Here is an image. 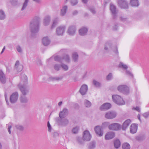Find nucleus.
Returning a JSON list of instances; mask_svg holds the SVG:
<instances>
[{"mask_svg": "<svg viewBox=\"0 0 149 149\" xmlns=\"http://www.w3.org/2000/svg\"><path fill=\"white\" fill-rule=\"evenodd\" d=\"M40 19V17H35L30 22L29 29L32 37L35 38L37 33L39 31Z\"/></svg>", "mask_w": 149, "mask_h": 149, "instance_id": "obj_1", "label": "nucleus"}, {"mask_svg": "<svg viewBox=\"0 0 149 149\" xmlns=\"http://www.w3.org/2000/svg\"><path fill=\"white\" fill-rule=\"evenodd\" d=\"M21 78L23 82V84H19L18 86L22 95H25L29 92V90L27 86L26 85L28 84L27 77L25 74H23Z\"/></svg>", "mask_w": 149, "mask_h": 149, "instance_id": "obj_2", "label": "nucleus"}, {"mask_svg": "<svg viewBox=\"0 0 149 149\" xmlns=\"http://www.w3.org/2000/svg\"><path fill=\"white\" fill-rule=\"evenodd\" d=\"M57 125L62 127H65L69 124V120L65 118L56 117L55 119Z\"/></svg>", "mask_w": 149, "mask_h": 149, "instance_id": "obj_3", "label": "nucleus"}, {"mask_svg": "<svg viewBox=\"0 0 149 149\" xmlns=\"http://www.w3.org/2000/svg\"><path fill=\"white\" fill-rule=\"evenodd\" d=\"M112 98L113 102L116 104L119 105L124 104L125 102L121 97L118 95H112Z\"/></svg>", "mask_w": 149, "mask_h": 149, "instance_id": "obj_4", "label": "nucleus"}, {"mask_svg": "<svg viewBox=\"0 0 149 149\" xmlns=\"http://www.w3.org/2000/svg\"><path fill=\"white\" fill-rule=\"evenodd\" d=\"M118 91L120 93L127 95L129 94L130 90L129 87L126 85H120L117 88Z\"/></svg>", "mask_w": 149, "mask_h": 149, "instance_id": "obj_5", "label": "nucleus"}, {"mask_svg": "<svg viewBox=\"0 0 149 149\" xmlns=\"http://www.w3.org/2000/svg\"><path fill=\"white\" fill-rule=\"evenodd\" d=\"M108 127L111 130L118 131L122 129V125L119 123H114L109 125Z\"/></svg>", "mask_w": 149, "mask_h": 149, "instance_id": "obj_6", "label": "nucleus"}, {"mask_svg": "<svg viewBox=\"0 0 149 149\" xmlns=\"http://www.w3.org/2000/svg\"><path fill=\"white\" fill-rule=\"evenodd\" d=\"M118 4L121 8L127 9L128 8V4L126 0H118Z\"/></svg>", "mask_w": 149, "mask_h": 149, "instance_id": "obj_7", "label": "nucleus"}, {"mask_svg": "<svg viewBox=\"0 0 149 149\" xmlns=\"http://www.w3.org/2000/svg\"><path fill=\"white\" fill-rule=\"evenodd\" d=\"M110 7V10L112 15V18L113 19H115L117 17V10L116 7L114 5L111 4Z\"/></svg>", "mask_w": 149, "mask_h": 149, "instance_id": "obj_8", "label": "nucleus"}, {"mask_svg": "<svg viewBox=\"0 0 149 149\" xmlns=\"http://www.w3.org/2000/svg\"><path fill=\"white\" fill-rule=\"evenodd\" d=\"M18 94L17 92L13 93L10 96V102L12 104L16 103L18 99Z\"/></svg>", "mask_w": 149, "mask_h": 149, "instance_id": "obj_9", "label": "nucleus"}, {"mask_svg": "<svg viewBox=\"0 0 149 149\" xmlns=\"http://www.w3.org/2000/svg\"><path fill=\"white\" fill-rule=\"evenodd\" d=\"M85 141H90L91 138V136L89 131L87 130H85L83 132V136L82 137Z\"/></svg>", "mask_w": 149, "mask_h": 149, "instance_id": "obj_10", "label": "nucleus"}, {"mask_svg": "<svg viewBox=\"0 0 149 149\" xmlns=\"http://www.w3.org/2000/svg\"><path fill=\"white\" fill-rule=\"evenodd\" d=\"M112 107L111 104L109 103H105L101 105L99 108V109L101 111L108 110Z\"/></svg>", "mask_w": 149, "mask_h": 149, "instance_id": "obj_11", "label": "nucleus"}, {"mask_svg": "<svg viewBox=\"0 0 149 149\" xmlns=\"http://www.w3.org/2000/svg\"><path fill=\"white\" fill-rule=\"evenodd\" d=\"M95 131L96 134L100 137L102 136L104 134L103 131L102 130V127L98 125L95 127Z\"/></svg>", "mask_w": 149, "mask_h": 149, "instance_id": "obj_12", "label": "nucleus"}, {"mask_svg": "<svg viewBox=\"0 0 149 149\" xmlns=\"http://www.w3.org/2000/svg\"><path fill=\"white\" fill-rule=\"evenodd\" d=\"M116 115L117 113L115 111H109L106 113L105 115V117L107 119H113L116 117Z\"/></svg>", "mask_w": 149, "mask_h": 149, "instance_id": "obj_13", "label": "nucleus"}, {"mask_svg": "<svg viewBox=\"0 0 149 149\" xmlns=\"http://www.w3.org/2000/svg\"><path fill=\"white\" fill-rule=\"evenodd\" d=\"M76 30V27L74 25H71L68 28L67 33L69 35L73 36L75 34Z\"/></svg>", "mask_w": 149, "mask_h": 149, "instance_id": "obj_14", "label": "nucleus"}, {"mask_svg": "<svg viewBox=\"0 0 149 149\" xmlns=\"http://www.w3.org/2000/svg\"><path fill=\"white\" fill-rule=\"evenodd\" d=\"M65 27L64 26H59L58 27L56 30V32L58 35H62L65 31Z\"/></svg>", "mask_w": 149, "mask_h": 149, "instance_id": "obj_15", "label": "nucleus"}, {"mask_svg": "<svg viewBox=\"0 0 149 149\" xmlns=\"http://www.w3.org/2000/svg\"><path fill=\"white\" fill-rule=\"evenodd\" d=\"M68 114V110L66 108H64L62 111H61L59 114V117L61 118H65Z\"/></svg>", "mask_w": 149, "mask_h": 149, "instance_id": "obj_16", "label": "nucleus"}, {"mask_svg": "<svg viewBox=\"0 0 149 149\" xmlns=\"http://www.w3.org/2000/svg\"><path fill=\"white\" fill-rule=\"evenodd\" d=\"M88 90V86L87 85L84 84L81 87L79 92L82 95H85Z\"/></svg>", "mask_w": 149, "mask_h": 149, "instance_id": "obj_17", "label": "nucleus"}, {"mask_svg": "<svg viewBox=\"0 0 149 149\" xmlns=\"http://www.w3.org/2000/svg\"><path fill=\"white\" fill-rule=\"evenodd\" d=\"M138 124H132L130 127V132L132 134H134L136 132L138 128Z\"/></svg>", "mask_w": 149, "mask_h": 149, "instance_id": "obj_18", "label": "nucleus"}, {"mask_svg": "<svg viewBox=\"0 0 149 149\" xmlns=\"http://www.w3.org/2000/svg\"><path fill=\"white\" fill-rule=\"evenodd\" d=\"M115 136L114 132H109L107 133L105 136L106 140H109L113 138Z\"/></svg>", "mask_w": 149, "mask_h": 149, "instance_id": "obj_19", "label": "nucleus"}, {"mask_svg": "<svg viewBox=\"0 0 149 149\" xmlns=\"http://www.w3.org/2000/svg\"><path fill=\"white\" fill-rule=\"evenodd\" d=\"M131 120L130 119H128L125 121L122 126V129L123 130L125 131L130 123Z\"/></svg>", "mask_w": 149, "mask_h": 149, "instance_id": "obj_20", "label": "nucleus"}, {"mask_svg": "<svg viewBox=\"0 0 149 149\" xmlns=\"http://www.w3.org/2000/svg\"><path fill=\"white\" fill-rule=\"evenodd\" d=\"M88 31V29L87 28L83 27L79 30V33L81 36H84L87 34Z\"/></svg>", "mask_w": 149, "mask_h": 149, "instance_id": "obj_21", "label": "nucleus"}, {"mask_svg": "<svg viewBox=\"0 0 149 149\" xmlns=\"http://www.w3.org/2000/svg\"><path fill=\"white\" fill-rule=\"evenodd\" d=\"M50 40L49 39L47 36L44 37L42 38V43L45 46L48 45L50 44Z\"/></svg>", "mask_w": 149, "mask_h": 149, "instance_id": "obj_22", "label": "nucleus"}, {"mask_svg": "<svg viewBox=\"0 0 149 149\" xmlns=\"http://www.w3.org/2000/svg\"><path fill=\"white\" fill-rule=\"evenodd\" d=\"M0 80L3 84L6 82V78L4 74L1 70H0Z\"/></svg>", "mask_w": 149, "mask_h": 149, "instance_id": "obj_23", "label": "nucleus"}, {"mask_svg": "<svg viewBox=\"0 0 149 149\" xmlns=\"http://www.w3.org/2000/svg\"><path fill=\"white\" fill-rule=\"evenodd\" d=\"M63 77H52L50 76L48 79V80L49 81H59L62 79Z\"/></svg>", "mask_w": 149, "mask_h": 149, "instance_id": "obj_24", "label": "nucleus"}, {"mask_svg": "<svg viewBox=\"0 0 149 149\" xmlns=\"http://www.w3.org/2000/svg\"><path fill=\"white\" fill-rule=\"evenodd\" d=\"M51 20L50 16L49 15H47L45 16L43 21L44 25L45 26H47L49 24Z\"/></svg>", "mask_w": 149, "mask_h": 149, "instance_id": "obj_25", "label": "nucleus"}, {"mask_svg": "<svg viewBox=\"0 0 149 149\" xmlns=\"http://www.w3.org/2000/svg\"><path fill=\"white\" fill-rule=\"evenodd\" d=\"M72 58L73 61L75 62L78 61L79 55L78 53L76 52H73L72 54Z\"/></svg>", "mask_w": 149, "mask_h": 149, "instance_id": "obj_26", "label": "nucleus"}, {"mask_svg": "<svg viewBox=\"0 0 149 149\" xmlns=\"http://www.w3.org/2000/svg\"><path fill=\"white\" fill-rule=\"evenodd\" d=\"M96 147V142L95 141L90 142L88 146V149H94Z\"/></svg>", "mask_w": 149, "mask_h": 149, "instance_id": "obj_27", "label": "nucleus"}, {"mask_svg": "<svg viewBox=\"0 0 149 149\" xmlns=\"http://www.w3.org/2000/svg\"><path fill=\"white\" fill-rule=\"evenodd\" d=\"M67 6H63L61 10L60 15L61 16H64L67 10Z\"/></svg>", "mask_w": 149, "mask_h": 149, "instance_id": "obj_28", "label": "nucleus"}, {"mask_svg": "<svg viewBox=\"0 0 149 149\" xmlns=\"http://www.w3.org/2000/svg\"><path fill=\"white\" fill-rule=\"evenodd\" d=\"M120 142L118 139H116L114 141V146L116 149H118L120 147Z\"/></svg>", "mask_w": 149, "mask_h": 149, "instance_id": "obj_29", "label": "nucleus"}, {"mask_svg": "<svg viewBox=\"0 0 149 149\" xmlns=\"http://www.w3.org/2000/svg\"><path fill=\"white\" fill-rule=\"evenodd\" d=\"M20 101L22 103H26L28 102V99L25 95L21 96L20 98Z\"/></svg>", "mask_w": 149, "mask_h": 149, "instance_id": "obj_30", "label": "nucleus"}, {"mask_svg": "<svg viewBox=\"0 0 149 149\" xmlns=\"http://www.w3.org/2000/svg\"><path fill=\"white\" fill-rule=\"evenodd\" d=\"M130 3L132 6H138L139 5L138 0H131Z\"/></svg>", "mask_w": 149, "mask_h": 149, "instance_id": "obj_31", "label": "nucleus"}, {"mask_svg": "<svg viewBox=\"0 0 149 149\" xmlns=\"http://www.w3.org/2000/svg\"><path fill=\"white\" fill-rule=\"evenodd\" d=\"M58 17L55 18L53 20V24L51 26V29H52L54 28L58 24Z\"/></svg>", "mask_w": 149, "mask_h": 149, "instance_id": "obj_32", "label": "nucleus"}, {"mask_svg": "<svg viewBox=\"0 0 149 149\" xmlns=\"http://www.w3.org/2000/svg\"><path fill=\"white\" fill-rule=\"evenodd\" d=\"M63 61L64 60L66 62L69 63L70 61V59L69 56L66 54L62 57Z\"/></svg>", "mask_w": 149, "mask_h": 149, "instance_id": "obj_33", "label": "nucleus"}, {"mask_svg": "<svg viewBox=\"0 0 149 149\" xmlns=\"http://www.w3.org/2000/svg\"><path fill=\"white\" fill-rule=\"evenodd\" d=\"M93 84L97 87L100 88L101 86V84L95 79L93 80Z\"/></svg>", "mask_w": 149, "mask_h": 149, "instance_id": "obj_34", "label": "nucleus"}, {"mask_svg": "<svg viewBox=\"0 0 149 149\" xmlns=\"http://www.w3.org/2000/svg\"><path fill=\"white\" fill-rule=\"evenodd\" d=\"M54 60L55 61L60 62L61 63H62L63 62L62 57H61L58 55L54 57Z\"/></svg>", "mask_w": 149, "mask_h": 149, "instance_id": "obj_35", "label": "nucleus"}, {"mask_svg": "<svg viewBox=\"0 0 149 149\" xmlns=\"http://www.w3.org/2000/svg\"><path fill=\"white\" fill-rule=\"evenodd\" d=\"M6 18V15L4 11L2 10H0V19L3 20Z\"/></svg>", "mask_w": 149, "mask_h": 149, "instance_id": "obj_36", "label": "nucleus"}, {"mask_svg": "<svg viewBox=\"0 0 149 149\" xmlns=\"http://www.w3.org/2000/svg\"><path fill=\"white\" fill-rule=\"evenodd\" d=\"M123 149H130V146L128 143H125L122 145Z\"/></svg>", "mask_w": 149, "mask_h": 149, "instance_id": "obj_37", "label": "nucleus"}, {"mask_svg": "<svg viewBox=\"0 0 149 149\" xmlns=\"http://www.w3.org/2000/svg\"><path fill=\"white\" fill-rule=\"evenodd\" d=\"M77 140L78 143L80 145H84V141H85L82 138L80 137H77Z\"/></svg>", "mask_w": 149, "mask_h": 149, "instance_id": "obj_38", "label": "nucleus"}, {"mask_svg": "<svg viewBox=\"0 0 149 149\" xmlns=\"http://www.w3.org/2000/svg\"><path fill=\"white\" fill-rule=\"evenodd\" d=\"M10 2L14 6H17L19 4L18 0H10Z\"/></svg>", "mask_w": 149, "mask_h": 149, "instance_id": "obj_39", "label": "nucleus"}, {"mask_svg": "<svg viewBox=\"0 0 149 149\" xmlns=\"http://www.w3.org/2000/svg\"><path fill=\"white\" fill-rule=\"evenodd\" d=\"M118 67L125 69H126L128 68V66L127 65L124 64L123 63L121 62H120L118 65Z\"/></svg>", "mask_w": 149, "mask_h": 149, "instance_id": "obj_40", "label": "nucleus"}, {"mask_svg": "<svg viewBox=\"0 0 149 149\" xmlns=\"http://www.w3.org/2000/svg\"><path fill=\"white\" fill-rule=\"evenodd\" d=\"M84 105L86 107H90L91 105V103L89 101L85 100L84 101Z\"/></svg>", "mask_w": 149, "mask_h": 149, "instance_id": "obj_41", "label": "nucleus"}, {"mask_svg": "<svg viewBox=\"0 0 149 149\" xmlns=\"http://www.w3.org/2000/svg\"><path fill=\"white\" fill-rule=\"evenodd\" d=\"M145 139V137L144 135L138 136L136 138V140L139 141H143Z\"/></svg>", "mask_w": 149, "mask_h": 149, "instance_id": "obj_42", "label": "nucleus"}, {"mask_svg": "<svg viewBox=\"0 0 149 149\" xmlns=\"http://www.w3.org/2000/svg\"><path fill=\"white\" fill-rule=\"evenodd\" d=\"M79 127L78 126H77L73 127L72 129V132L73 134H77L79 132Z\"/></svg>", "mask_w": 149, "mask_h": 149, "instance_id": "obj_43", "label": "nucleus"}, {"mask_svg": "<svg viewBox=\"0 0 149 149\" xmlns=\"http://www.w3.org/2000/svg\"><path fill=\"white\" fill-rule=\"evenodd\" d=\"M29 0H25L24 2L22 7L21 9L22 11L24 10L26 7L28 5V3L29 2Z\"/></svg>", "mask_w": 149, "mask_h": 149, "instance_id": "obj_44", "label": "nucleus"}, {"mask_svg": "<svg viewBox=\"0 0 149 149\" xmlns=\"http://www.w3.org/2000/svg\"><path fill=\"white\" fill-rule=\"evenodd\" d=\"M54 69L57 71H58L60 70V68H61V65L59 64H56L54 65Z\"/></svg>", "mask_w": 149, "mask_h": 149, "instance_id": "obj_45", "label": "nucleus"}, {"mask_svg": "<svg viewBox=\"0 0 149 149\" xmlns=\"http://www.w3.org/2000/svg\"><path fill=\"white\" fill-rule=\"evenodd\" d=\"M113 52L117 55H118V47L117 46H114L113 48H112V49Z\"/></svg>", "mask_w": 149, "mask_h": 149, "instance_id": "obj_46", "label": "nucleus"}, {"mask_svg": "<svg viewBox=\"0 0 149 149\" xmlns=\"http://www.w3.org/2000/svg\"><path fill=\"white\" fill-rule=\"evenodd\" d=\"M61 67H62L63 69L65 71H67L68 69V67L67 65H65L64 63H61Z\"/></svg>", "mask_w": 149, "mask_h": 149, "instance_id": "obj_47", "label": "nucleus"}, {"mask_svg": "<svg viewBox=\"0 0 149 149\" xmlns=\"http://www.w3.org/2000/svg\"><path fill=\"white\" fill-rule=\"evenodd\" d=\"M89 10L93 14H95L96 13L95 8L94 7H90L88 8Z\"/></svg>", "mask_w": 149, "mask_h": 149, "instance_id": "obj_48", "label": "nucleus"}, {"mask_svg": "<svg viewBox=\"0 0 149 149\" xmlns=\"http://www.w3.org/2000/svg\"><path fill=\"white\" fill-rule=\"evenodd\" d=\"M15 127L17 129L20 131H23L24 130V127L22 125H15Z\"/></svg>", "mask_w": 149, "mask_h": 149, "instance_id": "obj_49", "label": "nucleus"}, {"mask_svg": "<svg viewBox=\"0 0 149 149\" xmlns=\"http://www.w3.org/2000/svg\"><path fill=\"white\" fill-rule=\"evenodd\" d=\"M105 45L107 46L109 49H112V44L111 43L107 42L105 43Z\"/></svg>", "mask_w": 149, "mask_h": 149, "instance_id": "obj_50", "label": "nucleus"}, {"mask_svg": "<svg viewBox=\"0 0 149 149\" xmlns=\"http://www.w3.org/2000/svg\"><path fill=\"white\" fill-rule=\"evenodd\" d=\"M112 78V74L111 73H109L106 77V79L107 80H110Z\"/></svg>", "mask_w": 149, "mask_h": 149, "instance_id": "obj_51", "label": "nucleus"}, {"mask_svg": "<svg viewBox=\"0 0 149 149\" xmlns=\"http://www.w3.org/2000/svg\"><path fill=\"white\" fill-rule=\"evenodd\" d=\"M118 24L117 23H115L114 24V26H113V29L114 31H116L118 28Z\"/></svg>", "mask_w": 149, "mask_h": 149, "instance_id": "obj_52", "label": "nucleus"}, {"mask_svg": "<svg viewBox=\"0 0 149 149\" xmlns=\"http://www.w3.org/2000/svg\"><path fill=\"white\" fill-rule=\"evenodd\" d=\"M120 18V21L123 22H125L127 20V18L125 17L121 16Z\"/></svg>", "mask_w": 149, "mask_h": 149, "instance_id": "obj_53", "label": "nucleus"}, {"mask_svg": "<svg viewBox=\"0 0 149 149\" xmlns=\"http://www.w3.org/2000/svg\"><path fill=\"white\" fill-rule=\"evenodd\" d=\"M132 109L133 110H135L138 112H140L141 111L140 108L138 106H136L135 107H133L132 108Z\"/></svg>", "mask_w": 149, "mask_h": 149, "instance_id": "obj_54", "label": "nucleus"}, {"mask_svg": "<svg viewBox=\"0 0 149 149\" xmlns=\"http://www.w3.org/2000/svg\"><path fill=\"white\" fill-rule=\"evenodd\" d=\"M145 118H147L149 116V111L146 112L142 114Z\"/></svg>", "mask_w": 149, "mask_h": 149, "instance_id": "obj_55", "label": "nucleus"}, {"mask_svg": "<svg viewBox=\"0 0 149 149\" xmlns=\"http://www.w3.org/2000/svg\"><path fill=\"white\" fill-rule=\"evenodd\" d=\"M16 49L17 51L19 52H22V49L19 45H18L16 47Z\"/></svg>", "mask_w": 149, "mask_h": 149, "instance_id": "obj_56", "label": "nucleus"}, {"mask_svg": "<svg viewBox=\"0 0 149 149\" xmlns=\"http://www.w3.org/2000/svg\"><path fill=\"white\" fill-rule=\"evenodd\" d=\"M47 126L48 128V131L49 132H51L52 127L49 121L47 122Z\"/></svg>", "mask_w": 149, "mask_h": 149, "instance_id": "obj_57", "label": "nucleus"}, {"mask_svg": "<svg viewBox=\"0 0 149 149\" xmlns=\"http://www.w3.org/2000/svg\"><path fill=\"white\" fill-rule=\"evenodd\" d=\"M5 100L7 104H8V100L7 95L6 93V92L5 94Z\"/></svg>", "mask_w": 149, "mask_h": 149, "instance_id": "obj_58", "label": "nucleus"}, {"mask_svg": "<svg viewBox=\"0 0 149 149\" xmlns=\"http://www.w3.org/2000/svg\"><path fill=\"white\" fill-rule=\"evenodd\" d=\"M126 73L127 74L129 75H130L131 76H132V77L133 76V74L131 73V72L129 71H128L127 70H126Z\"/></svg>", "mask_w": 149, "mask_h": 149, "instance_id": "obj_59", "label": "nucleus"}, {"mask_svg": "<svg viewBox=\"0 0 149 149\" xmlns=\"http://www.w3.org/2000/svg\"><path fill=\"white\" fill-rule=\"evenodd\" d=\"M104 49L106 51V52H109L110 50L111 49H109V48L107 47V46L105 45Z\"/></svg>", "mask_w": 149, "mask_h": 149, "instance_id": "obj_60", "label": "nucleus"}, {"mask_svg": "<svg viewBox=\"0 0 149 149\" xmlns=\"http://www.w3.org/2000/svg\"><path fill=\"white\" fill-rule=\"evenodd\" d=\"M74 108L76 109H78L79 108V105L77 103H75L74 105Z\"/></svg>", "mask_w": 149, "mask_h": 149, "instance_id": "obj_61", "label": "nucleus"}, {"mask_svg": "<svg viewBox=\"0 0 149 149\" xmlns=\"http://www.w3.org/2000/svg\"><path fill=\"white\" fill-rule=\"evenodd\" d=\"M108 125V123L107 122H104L102 124V126L101 127H105L107 126Z\"/></svg>", "mask_w": 149, "mask_h": 149, "instance_id": "obj_62", "label": "nucleus"}, {"mask_svg": "<svg viewBox=\"0 0 149 149\" xmlns=\"http://www.w3.org/2000/svg\"><path fill=\"white\" fill-rule=\"evenodd\" d=\"M19 64V61H17L16 62L15 65V68H17L18 66L17 65H18Z\"/></svg>", "mask_w": 149, "mask_h": 149, "instance_id": "obj_63", "label": "nucleus"}, {"mask_svg": "<svg viewBox=\"0 0 149 149\" xmlns=\"http://www.w3.org/2000/svg\"><path fill=\"white\" fill-rule=\"evenodd\" d=\"M78 13V12L77 11V10H75L74 11H73V12L72 13V15H77Z\"/></svg>", "mask_w": 149, "mask_h": 149, "instance_id": "obj_64", "label": "nucleus"}]
</instances>
